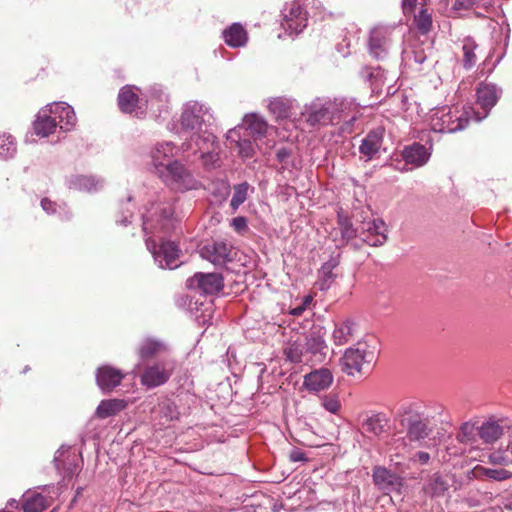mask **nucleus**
<instances>
[{
	"instance_id": "f257e3e1",
	"label": "nucleus",
	"mask_w": 512,
	"mask_h": 512,
	"mask_svg": "<svg viewBox=\"0 0 512 512\" xmlns=\"http://www.w3.org/2000/svg\"><path fill=\"white\" fill-rule=\"evenodd\" d=\"M176 222L171 202L152 203L143 214L146 246L161 269H175L181 263L178 245L173 241L165 240L161 235L174 230Z\"/></svg>"
},
{
	"instance_id": "f03ea898",
	"label": "nucleus",
	"mask_w": 512,
	"mask_h": 512,
	"mask_svg": "<svg viewBox=\"0 0 512 512\" xmlns=\"http://www.w3.org/2000/svg\"><path fill=\"white\" fill-rule=\"evenodd\" d=\"M182 153L199 155L205 169L211 170L220 167V146L216 136L211 131L203 135L190 136L180 146Z\"/></svg>"
},
{
	"instance_id": "7ed1b4c3",
	"label": "nucleus",
	"mask_w": 512,
	"mask_h": 512,
	"mask_svg": "<svg viewBox=\"0 0 512 512\" xmlns=\"http://www.w3.org/2000/svg\"><path fill=\"white\" fill-rule=\"evenodd\" d=\"M348 105L349 104L343 100L316 98L311 103L305 105V110L302 114L307 115L306 120L310 125L327 124L341 120L353 122L356 120L355 115L350 119H347L346 116H342Z\"/></svg>"
},
{
	"instance_id": "20e7f679",
	"label": "nucleus",
	"mask_w": 512,
	"mask_h": 512,
	"mask_svg": "<svg viewBox=\"0 0 512 512\" xmlns=\"http://www.w3.org/2000/svg\"><path fill=\"white\" fill-rule=\"evenodd\" d=\"M471 106L458 108L443 106L433 109L429 115L430 129L437 133H454L463 130L470 121Z\"/></svg>"
},
{
	"instance_id": "39448f33",
	"label": "nucleus",
	"mask_w": 512,
	"mask_h": 512,
	"mask_svg": "<svg viewBox=\"0 0 512 512\" xmlns=\"http://www.w3.org/2000/svg\"><path fill=\"white\" fill-rule=\"evenodd\" d=\"M213 119L210 107L192 100L183 105L180 123L184 130L192 132L191 136H198L210 131Z\"/></svg>"
},
{
	"instance_id": "423d86ee",
	"label": "nucleus",
	"mask_w": 512,
	"mask_h": 512,
	"mask_svg": "<svg viewBox=\"0 0 512 512\" xmlns=\"http://www.w3.org/2000/svg\"><path fill=\"white\" fill-rule=\"evenodd\" d=\"M158 178L169 189L177 192L197 190L201 182L194 173L180 160H173Z\"/></svg>"
},
{
	"instance_id": "0eeeda50",
	"label": "nucleus",
	"mask_w": 512,
	"mask_h": 512,
	"mask_svg": "<svg viewBox=\"0 0 512 512\" xmlns=\"http://www.w3.org/2000/svg\"><path fill=\"white\" fill-rule=\"evenodd\" d=\"M376 358V348L367 342H358L348 348L341 358L342 370L350 376L364 373L371 369Z\"/></svg>"
},
{
	"instance_id": "6e6552de",
	"label": "nucleus",
	"mask_w": 512,
	"mask_h": 512,
	"mask_svg": "<svg viewBox=\"0 0 512 512\" xmlns=\"http://www.w3.org/2000/svg\"><path fill=\"white\" fill-rule=\"evenodd\" d=\"M308 24V13L300 0H293L281 10L280 25L288 36H297Z\"/></svg>"
},
{
	"instance_id": "1a4fd4ad",
	"label": "nucleus",
	"mask_w": 512,
	"mask_h": 512,
	"mask_svg": "<svg viewBox=\"0 0 512 512\" xmlns=\"http://www.w3.org/2000/svg\"><path fill=\"white\" fill-rule=\"evenodd\" d=\"M175 367V360L168 356L147 364L141 374L142 385L155 388L165 384L172 376Z\"/></svg>"
},
{
	"instance_id": "9d476101",
	"label": "nucleus",
	"mask_w": 512,
	"mask_h": 512,
	"mask_svg": "<svg viewBox=\"0 0 512 512\" xmlns=\"http://www.w3.org/2000/svg\"><path fill=\"white\" fill-rule=\"evenodd\" d=\"M502 89L493 83H481L476 89L477 103L483 109V114L475 112L472 108L470 119L480 122L485 119L490 110L496 105L501 97Z\"/></svg>"
},
{
	"instance_id": "9b49d317",
	"label": "nucleus",
	"mask_w": 512,
	"mask_h": 512,
	"mask_svg": "<svg viewBox=\"0 0 512 512\" xmlns=\"http://www.w3.org/2000/svg\"><path fill=\"white\" fill-rule=\"evenodd\" d=\"M393 31L391 26H377L371 30L368 47L374 58L383 59L387 56L392 45Z\"/></svg>"
},
{
	"instance_id": "f8f14e48",
	"label": "nucleus",
	"mask_w": 512,
	"mask_h": 512,
	"mask_svg": "<svg viewBox=\"0 0 512 512\" xmlns=\"http://www.w3.org/2000/svg\"><path fill=\"white\" fill-rule=\"evenodd\" d=\"M326 331L323 327L314 326L305 337V350L311 363H321L325 357L327 345L325 342Z\"/></svg>"
},
{
	"instance_id": "ddd939ff",
	"label": "nucleus",
	"mask_w": 512,
	"mask_h": 512,
	"mask_svg": "<svg viewBox=\"0 0 512 512\" xmlns=\"http://www.w3.org/2000/svg\"><path fill=\"white\" fill-rule=\"evenodd\" d=\"M403 418L401 420L403 425H407V437L410 441L420 442L424 440L430 433L431 429L428 427V420L423 418L418 413L407 411L402 408Z\"/></svg>"
},
{
	"instance_id": "4468645a",
	"label": "nucleus",
	"mask_w": 512,
	"mask_h": 512,
	"mask_svg": "<svg viewBox=\"0 0 512 512\" xmlns=\"http://www.w3.org/2000/svg\"><path fill=\"white\" fill-rule=\"evenodd\" d=\"M177 147L174 143L164 141L157 143L150 151L151 165L158 176L162 173L176 155Z\"/></svg>"
},
{
	"instance_id": "2eb2a0df",
	"label": "nucleus",
	"mask_w": 512,
	"mask_h": 512,
	"mask_svg": "<svg viewBox=\"0 0 512 512\" xmlns=\"http://www.w3.org/2000/svg\"><path fill=\"white\" fill-rule=\"evenodd\" d=\"M234 250L231 245L223 241H215L202 247L200 255L215 266H223L234 258Z\"/></svg>"
},
{
	"instance_id": "dca6fc26",
	"label": "nucleus",
	"mask_w": 512,
	"mask_h": 512,
	"mask_svg": "<svg viewBox=\"0 0 512 512\" xmlns=\"http://www.w3.org/2000/svg\"><path fill=\"white\" fill-rule=\"evenodd\" d=\"M187 285L203 294H214L223 288V277L219 273H196Z\"/></svg>"
},
{
	"instance_id": "f3484780",
	"label": "nucleus",
	"mask_w": 512,
	"mask_h": 512,
	"mask_svg": "<svg viewBox=\"0 0 512 512\" xmlns=\"http://www.w3.org/2000/svg\"><path fill=\"white\" fill-rule=\"evenodd\" d=\"M387 226L380 219H372L364 222L361 226L360 238L370 246H381L387 240Z\"/></svg>"
},
{
	"instance_id": "a211bd4d",
	"label": "nucleus",
	"mask_w": 512,
	"mask_h": 512,
	"mask_svg": "<svg viewBox=\"0 0 512 512\" xmlns=\"http://www.w3.org/2000/svg\"><path fill=\"white\" fill-rule=\"evenodd\" d=\"M138 88L135 86H124L118 94V105L124 113H135L137 116L145 113L143 99L138 96Z\"/></svg>"
},
{
	"instance_id": "6ab92c4d",
	"label": "nucleus",
	"mask_w": 512,
	"mask_h": 512,
	"mask_svg": "<svg viewBox=\"0 0 512 512\" xmlns=\"http://www.w3.org/2000/svg\"><path fill=\"white\" fill-rule=\"evenodd\" d=\"M48 107L60 130L68 132L75 128L77 117L72 106L65 102H54L48 104Z\"/></svg>"
},
{
	"instance_id": "aec40b11",
	"label": "nucleus",
	"mask_w": 512,
	"mask_h": 512,
	"mask_svg": "<svg viewBox=\"0 0 512 512\" xmlns=\"http://www.w3.org/2000/svg\"><path fill=\"white\" fill-rule=\"evenodd\" d=\"M143 105L145 111L150 110L153 114L160 117L163 112H167L168 96L161 86L154 85L147 90Z\"/></svg>"
},
{
	"instance_id": "412c9836",
	"label": "nucleus",
	"mask_w": 512,
	"mask_h": 512,
	"mask_svg": "<svg viewBox=\"0 0 512 512\" xmlns=\"http://www.w3.org/2000/svg\"><path fill=\"white\" fill-rule=\"evenodd\" d=\"M333 382V375L327 368L314 370L304 376L303 386L309 392L317 393L328 389Z\"/></svg>"
},
{
	"instance_id": "4be33fe9",
	"label": "nucleus",
	"mask_w": 512,
	"mask_h": 512,
	"mask_svg": "<svg viewBox=\"0 0 512 512\" xmlns=\"http://www.w3.org/2000/svg\"><path fill=\"white\" fill-rule=\"evenodd\" d=\"M373 481L384 492L399 491L403 486L402 478L384 467L373 470Z\"/></svg>"
},
{
	"instance_id": "5701e85b",
	"label": "nucleus",
	"mask_w": 512,
	"mask_h": 512,
	"mask_svg": "<svg viewBox=\"0 0 512 512\" xmlns=\"http://www.w3.org/2000/svg\"><path fill=\"white\" fill-rule=\"evenodd\" d=\"M123 378L124 374L120 370L108 365L99 367L96 372L97 385L103 392L112 391L121 383Z\"/></svg>"
},
{
	"instance_id": "b1692460",
	"label": "nucleus",
	"mask_w": 512,
	"mask_h": 512,
	"mask_svg": "<svg viewBox=\"0 0 512 512\" xmlns=\"http://www.w3.org/2000/svg\"><path fill=\"white\" fill-rule=\"evenodd\" d=\"M169 352L168 345L156 338L147 337L143 339L138 347V356L141 361H145L147 359L162 356Z\"/></svg>"
},
{
	"instance_id": "393cba45",
	"label": "nucleus",
	"mask_w": 512,
	"mask_h": 512,
	"mask_svg": "<svg viewBox=\"0 0 512 512\" xmlns=\"http://www.w3.org/2000/svg\"><path fill=\"white\" fill-rule=\"evenodd\" d=\"M57 122L51 114V109L46 105L39 110L35 121L33 122V129L36 135L40 137H48L56 131Z\"/></svg>"
},
{
	"instance_id": "a878e982",
	"label": "nucleus",
	"mask_w": 512,
	"mask_h": 512,
	"mask_svg": "<svg viewBox=\"0 0 512 512\" xmlns=\"http://www.w3.org/2000/svg\"><path fill=\"white\" fill-rule=\"evenodd\" d=\"M383 128H376L370 131L362 140L359 147L360 153L366 157V161L371 160L381 149L383 143Z\"/></svg>"
},
{
	"instance_id": "bb28decb",
	"label": "nucleus",
	"mask_w": 512,
	"mask_h": 512,
	"mask_svg": "<svg viewBox=\"0 0 512 512\" xmlns=\"http://www.w3.org/2000/svg\"><path fill=\"white\" fill-rule=\"evenodd\" d=\"M243 122L245 129L255 142H261L267 137L269 126L261 116L256 114L246 115Z\"/></svg>"
},
{
	"instance_id": "cd10ccee",
	"label": "nucleus",
	"mask_w": 512,
	"mask_h": 512,
	"mask_svg": "<svg viewBox=\"0 0 512 512\" xmlns=\"http://www.w3.org/2000/svg\"><path fill=\"white\" fill-rule=\"evenodd\" d=\"M430 152L424 145L414 143L410 146L405 147L402 152V156L407 164H412L415 167H421L425 165L429 158Z\"/></svg>"
},
{
	"instance_id": "c85d7f7f",
	"label": "nucleus",
	"mask_w": 512,
	"mask_h": 512,
	"mask_svg": "<svg viewBox=\"0 0 512 512\" xmlns=\"http://www.w3.org/2000/svg\"><path fill=\"white\" fill-rule=\"evenodd\" d=\"M225 43L232 48H239L246 45L248 33L240 23H233L223 31Z\"/></svg>"
},
{
	"instance_id": "c756f323",
	"label": "nucleus",
	"mask_w": 512,
	"mask_h": 512,
	"mask_svg": "<svg viewBox=\"0 0 512 512\" xmlns=\"http://www.w3.org/2000/svg\"><path fill=\"white\" fill-rule=\"evenodd\" d=\"M23 498L24 512H43L52 502V497L36 492H27Z\"/></svg>"
},
{
	"instance_id": "7c9ffc66",
	"label": "nucleus",
	"mask_w": 512,
	"mask_h": 512,
	"mask_svg": "<svg viewBox=\"0 0 512 512\" xmlns=\"http://www.w3.org/2000/svg\"><path fill=\"white\" fill-rule=\"evenodd\" d=\"M69 187L78 191L95 192L103 187V180L95 176L76 175L69 180Z\"/></svg>"
},
{
	"instance_id": "2f4dec72",
	"label": "nucleus",
	"mask_w": 512,
	"mask_h": 512,
	"mask_svg": "<svg viewBox=\"0 0 512 512\" xmlns=\"http://www.w3.org/2000/svg\"><path fill=\"white\" fill-rule=\"evenodd\" d=\"M475 477L481 479H488L492 481L502 482L512 478V471L505 467L488 468L477 465L473 469Z\"/></svg>"
},
{
	"instance_id": "473e14b6",
	"label": "nucleus",
	"mask_w": 512,
	"mask_h": 512,
	"mask_svg": "<svg viewBox=\"0 0 512 512\" xmlns=\"http://www.w3.org/2000/svg\"><path fill=\"white\" fill-rule=\"evenodd\" d=\"M479 428V438L486 444H493L498 441L504 433L503 427L495 420L483 422Z\"/></svg>"
},
{
	"instance_id": "72a5a7b5",
	"label": "nucleus",
	"mask_w": 512,
	"mask_h": 512,
	"mask_svg": "<svg viewBox=\"0 0 512 512\" xmlns=\"http://www.w3.org/2000/svg\"><path fill=\"white\" fill-rule=\"evenodd\" d=\"M286 359L292 363H310L312 361L306 353L304 343L299 340H290L284 348Z\"/></svg>"
},
{
	"instance_id": "f704fd0d",
	"label": "nucleus",
	"mask_w": 512,
	"mask_h": 512,
	"mask_svg": "<svg viewBox=\"0 0 512 512\" xmlns=\"http://www.w3.org/2000/svg\"><path fill=\"white\" fill-rule=\"evenodd\" d=\"M479 428L472 422H465L461 425L457 434V440L469 445L472 449L478 448Z\"/></svg>"
},
{
	"instance_id": "c9c22d12",
	"label": "nucleus",
	"mask_w": 512,
	"mask_h": 512,
	"mask_svg": "<svg viewBox=\"0 0 512 512\" xmlns=\"http://www.w3.org/2000/svg\"><path fill=\"white\" fill-rule=\"evenodd\" d=\"M387 426V419L385 415L381 413L372 414L366 416V418L362 421V429L371 433L374 436H380Z\"/></svg>"
},
{
	"instance_id": "e433bc0d",
	"label": "nucleus",
	"mask_w": 512,
	"mask_h": 512,
	"mask_svg": "<svg viewBox=\"0 0 512 512\" xmlns=\"http://www.w3.org/2000/svg\"><path fill=\"white\" fill-rule=\"evenodd\" d=\"M294 104V100L279 97L271 100L268 108L277 119H285L290 117Z\"/></svg>"
},
{
	"instance_id": "4c0bfd02",
	"label": "nucleus",
	"mask_w": 512,
	"mask_h": 512,
	"mask_svg": "<svg viewBox=\"0 0 512 512\" xmlns=\"http://www.w3.org/2000/svg\"><path fill=\"white\" fill-rule=\"evenodd\" d=\"M125 405L123 400H102L96 409V415L101 419L108 418L123 410Z\"/></svg>"
},
{
	"instance_id": "58836bf2",
	"label": "nucleus",
	"mask_w": 512,
	"mask_h": 512,
	"mask_svg": "<svg viewBox=\"0 0 512 512\" xmlns=\"http://www.w3.org/2000/svg\"><path fill=\"white\" fill-rule=\"evenodd\" d=\"M354 327L350 320L337 323L332 334L333 341L336 345L346 344L353 337Z\"/></svg>"
},
{
	"instance_id": "ea45409f",
	"label": "nucleus",
	"mask_w": 512,
	"mask_h": 512,
	"mask_svg": "<svg viewBox=\"0 0 512 512\" xmlns=\"http://www.w3.org/2000/svg\"><path fill=\"white\" fill-rule=\"evenodd\" d=\"M336 266L337 263L335 261H328L322 265L319 270V277L317 281V285L320 290L324 291L330 288L335 279L333 270Z\"/></svg>"
},
{
	"instance_id": "a19ab883",
	"label": "nucleus",
	"mask_w": 512,
	"mask_h": 512,
	"mask_svg": "<svg viewBox=\"0 0 512 512\" xmlns=\"http://www.w3.org/2000/svg\"><path fill=\"white\" fill-rule=\"evenodd\" d=\"M476 49L477 44L471 37H466L462 40L463 65L466 69H470L476 64Z\"/></svg>"
},
{
	"instance_id": "79ce46f5",
	"label": "nucleus",
	"mask_w": 512,
	"mask_h": 512,
	"mask_svg": "<svg viewBox=\"0 0 512 512\" xmlns=\"http://www.w3.org/2000/svg\"><path fill=\"white\" fill-rule=\"evenodd\" d=\"M448 489V483L438 474H434L424 486V491L431 497H440Z\"/></svg>"
},
{
	"instance_id": "37998d69",
	"label": "nucleus",
	"mask_w": 512,
	"mask_h": 512,
	"mask_svg": "<svg viewBox=\"0 0 512 512\" xmlns=\"http://www.w3.org/2000/svg\"><path fill=\"white\" fill-rule=\"evenodd\" d=\"M249 184L243 182L233 187V196L230 201V207L233 212H236L238 208L246 201L248 196Z\"/></svg>"
},
{
	"instance_id": "c03bdc74",
	"label": "nucleus",
	"mask_w": 512,
	"mask_h": 512,
	"mask_svg": "<svg viewBox=\"0 0 512 512\" xmlns=\"http://www.w3.org/2000/svg\"><path fill=\"white\" fill-rule=\"evenodd\" d=\"M16 153L15 139L6 133L0 134V158L8 159Z\"/></svg>"
},
{
	"instance_id": "a18cd8bd",
	"label": "nucleus",
	"mask_w": 512,
	"mask_h": 512,
	"mask_svg": "<svg viewBox=\"0 0 512 512\" xmlns=\"http://www.w3.org/2000/svg\"><path fill=\"white\" fill-rule=\"evenodd\" d=\"M488 462L492 465L507 467L512 465V458L508 455L507 450L497 449L489 453Z\"/></svg>"
},
{
	"instance_id": "49530a36",
	"label": "nucleus",
	"mask_w": 512,
	"mask_h": 512,
	"mask_svg": "<svg viewBox=\"0 0 512 512\" xmlns=\"http://www.w3.org/2000/svg\"><path fill=\"white\" fill-rule=\"evenodd\" d=\"M414 22L417 29L425 34L429 32L432 26V16L426 9H420L419 13L414 16Z\"/></svg>"
},
{
	"instance_id": "de8ad7c7",
	"label": "nucleus",
	"mask_w": 512,
	"mask_h": 512,
	"mask_svg": "<svg viewBox=\"0 0 512 512\" xmlns=\"http://www.w3.org/2000/svg\"><path fill=\"white\" fill-rule=\"evenodd\" d=\"M159 413L166 421H172L179 416L176 405L170 401H164L159 405Z\"/></svg>"
},
{
	"instance_id": "09e8293b",
	"label": "nucleus",
	"mask_w": 512,
	"mask_h": 512,
	"mask_svg": "<svg viewBox=\"0 0 512 512\" xmlns=\"http://www.w3.org/2000/svg\"><path fill=\"white\" fill-rule=\"evenodd\" d=\"M238 148V154L243 159H248L253 157L255 153V148L253 143L248 139H241L239 143L236 144Z\"/></svg>"
},
{
	"instance_id": "8fccbe9b",
	"label": "nucleus",
	"mask_w": 512,
	"mask_h": 512,
	"mask_svg": "<svg viewBox=\"0 0 512 512\" xmlns=\"http://www.w3.org/2000/svg\"><path fill=\"white\" fill-rule=\"evenodd\" d=\"M342 237L350 240L356 237L357 230L354 229L349 219H340L339 221Z\"/></svg>"
},
{
	"instance_id": "3c124183",
	"label": "nucleus",
	"mask_w": 512,
	"mask_h": 512,
	"mask_svg": "<svg viewBox=\"0 0 512 512\" xmlns=\"http://www.w3.org/2000/svg\"><path fill=\"white\" fill-rule=\"evenodd\" d=\"M312 300L313 297L311 295H306L298 305L290 309L289 313L293 316H301L306 308L311 304Z\"/></svg>"
},
{
	"instance_id": "603ef678",
	"label": "nucleus",
	"mask_w": 512,
	"mask_h": 512,
	"mask_svg": "<svg viewBox=\"0 0 512 512\" xmlns=\"http://www.w3.org/2000/svg\"><path fill=\"white\" fill-rule=\"evenodd\" d=\"M41 207L47 214H54V213H61V211L65 210V207H62L61 205H58L55 202H52L48 198H43L41 200Z\"/></svg>"
},
{
	"instance_id": "864d4df0",
	"label": "nucleus",
	"mask_w": 512,
	"mask_h": 512,
	"mask_svg": "<svg viewBox=\"0 0 512 512\" xmlns=\"http://www.w3.org/2000/svg\"><path fill=\"white\" fill-rule=\"evenodd\" d=\"M230 225L238 234H243L248 230V221L244 216L233 218Z\"/></svg>"
},
{
	"instance_id": "5fc2aeb1",
	"label": "nucleus",
	"mask_w": 512,
	"mask_h": 512,
	"mask_svg": "<svg viewBox=\"0 0 512 512\" xmlns=\"http://www.w3.org/2000/svg\"><path fill=\"white\" fill-rule=\"evenodd\" d=\"M323 407L330 413H337L340 409V403L336 397H325L322 401Z\"/></svg>"
},
{
	"instance_id": "6e6d98bb",
	"label": "nucleus",
	"mask_w": 512,
	"mask_h": 512,
	"mask_svg": "<svg viewBox=\"0 0 512 512\" xmlns=\"http://www.w3.org/2000/svg\"><path fill=\"white\" fill-rule=\"evenodd\" d=\"M243 128V126H237L233 129H230L226 134V139L230 143H239L241 140L240 130Z\"/></svg>"
},
{
	"instance_id": "4d7b16f0",
	"label": "nucleus",
	"mask_w": 512,
	"mask_h": 512,
	"mask_svg": "<svg viewBox=\"0 0 512 512\" xmlns=\"http://www.w3.org/2000/svg\"><path fill=\"white\" fill-rule=\"evenodd\" d=\"M289 459L292 462H303L307 460L305 453L300 449H293L289 454Z\"/></svg>"
},
{
	"instance_id": "13d9d810",
	"label": "nucleus",
	"mask_w": 512,
	"mask_h": 512,
	"mask_svg": "<svg viewBox=\"0 0 512 512\" xmlns=\"http://www.w3.org/2000/svg\"><path fill=\"white\" fill-rule=\"evenodd\" d=\"M133 216V211L126 207L122 211V217L120 219H117V223L126 226L128 223H130V218Z\"/></svg>"
},
{
	"instance_id": "bf43d9fd",
	"label": "nucleus",
	"mask_w": 512,
	"mask_h": 512,
	"mask_svg": "<svg viewBox=\"0 0 512 512\" xmlns=\"http://www.w3.org/2000/svg\"><path fill=\"white\" fill-rule=\"evenodd\" d=\"M417 0H403L402 6L405 14H411L414 12Z\"/></svg>"
},
{
	"instance_id": "052dcab7",
	"label": "nucleus",
	"mask_w": 512,
	"mask_h": 512,
	"mask_svg": "<svg viewBox=\"0 0 512 512\" xmlns=\"http://www.w3.org/2000/svg\"><path fill=\"white\" fill-rule=\"evenodd\" d=\"M290 156V151L286 148H280L277 150L276 157L280 163L285 162Z\"/></svg>"
},
{
	"instance_id": "680f3d73",
	"label": "nucleus",
	"mask_w": 512,
	"mask_h": 512,
	"mask_svg": "<svg viewBox=\"0 0 512 512\" xmlns=\"http://www.w3.org/2000/svg\"><path fill=\"white\" fill-rule=\"evenodd\" d=\"M414 460L421 464H427L430 460V455L427 452L420 451L414 455Z\"/></svg>"
},
{
	"instance_id": "e2e57ef3",
	"label": "nucleus",
	"mask_w": 512,
	"mask_h": 512,
	"mask_svg": "<svg viewBox=\"0 0 512 512\" xmlns=\"http://www.w3.org/2000/svg\"><path fill=\"white\" fill-rule=\"evenodd\" d=\"M257 143V146L259 149H262V145L265 144V150H264V153H267L268 150H270L273 146H274V141L273 140H267L265 142L262 143L261 142H256Z\"/></svg>"
},
{
	"instance_id": "0e129e2a",
	"label": "nucleus",
	"mask_w": 512,
	"mask_h": 512,
	"mask_svg": "<svg viewBox=\"0 0 512 512\" xmlns=\"http://www.w3.org/2000/svg\"><path fill=\"white\" fill-rule=\"evenodd\" d=\"M63 453H64V452H63V451H61V450L59 449V450L56 452V455H55V457H54V462H55L56 468H57L58 470H60V469H61V467H60V457L63 455Z\"/></svg>"
},
{
	"instance_id": "69168bd1",
	"label": "nucleus",
	"mask_w": 512,
	"mask_h": 512,
	"mask_svg": "<svg viewBox=\"0 0 512 512\" xmlns=\"http://www.w3.org/2000/svg\"><path fill=\"white\" fill-rule=\"evenodd\" d=\"M426 59V56L423 55L422 53H415L414 55V60L416 63L418 64H422Z\"/></svg>"
},
{
	"instance_id": "338daca9",
	"label": "nucleus",
	"mask_w": 512,
	"mask_h": 512,
	"mask_svg": "<svg viewBox=\"0 0 512 512\" xmlns=\"http://www.w3.org/2000/svg\"><path fill=\"white\" fill-rule=\"evenodd\" d=\"M467 3L468 5L473 4V0H456L455 5L464 6V4Z\"/></svg>"
},
{
	"instance_id": "774afa93",
	"label": "nucleus",
	"mask_w": 512,
	"mask_h": 512,
	"mask_svg": "<svg viewBox=\"0 0 512 512\" xmlns=\"http://www.w3.org/2000/svg\"><path fill=\"white\" fill-rule=\"evenodd\" d=\"M10 506H13L14 504H17L16 500L12 499L8 502Z\"/></svg>"
}]
</instances>
